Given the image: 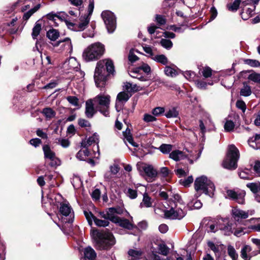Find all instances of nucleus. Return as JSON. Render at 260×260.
Masks as SVG:
<instances>
[{
  "label": "nucleus",
  "mask_w": 260,
  "mask_h": 260,
  "mask_svg": "<svg viewBox=\"0 0 260 260\" xmlns=\"http://www.w3.org/2000/svg\"><path fill=\"white\" fill-rule=\"evenodd\" d=\"M92 235L95 240V246L98 249L108 250L115 244V239L110 233L94 231Z\"/></svg>",
  "instance_id": "f257e3e1"
},
{
  "label": "nucleus",
  "mask_w": 260,
  "mask_h": 260,
  "mask_svg": "<svg viewBox=\"0 0 260 260\" xmlns=\"http://www.w3.org/2000/svg\"><path fill=\"white\" fill-rule=\"evenodd\" d=\"M105 52V46L100 42L89 45L83 51V59L86 62L98 60Z\"/></svg>",
  "instance_id": "f03ea898"
},
{
  "label": "nucleus",
  "mask_w": 260,
  "mask_h": 260,
  "mask_svg": "<svg viewBox=\"0 0 260 260\" xmlns=\"http://www.w3.org/2000/svg\"><path fill=\"white\" fill-rule=\"evenodd\" d=\"M194 189L199 192L205 193L212 197L215 190L213 182L205 176H202L196 179L194 181Z\"/></svg>",
  "instance_id": "7ed1b4c3"
},
{
  "label": "nucleus",
  "mask_w": 260,
  "mask_h": 260,
  "mask_svg": "<svg viewBox=\"0 0 260 260\" xmlns=\"http://www.w3.org/2000/svg\"><path fill=\"white\" fill-rule=\"evenodd\" d=\"M114 66H97L95 69L94 79L98 87H103L106 81L107 76L114 75Z\"/></svg>",
  "instance_id": "20e7f679"
},
{
  "label": "nucleus",
  "mask_w": 260,
  "mask_h": 260,
  "mask_svg": "<svg viewBox=\"0 0 260 260\" xmlns=\"http://www.w3.org/2000/svg\"><path fill=\"white\" fill-rule=\"evenodd\" d=\"M239 158V151L234 145L228 147L226 156L222 162V166L229 170H235L237 168V161Z\"/></svg>",
  "instance_id": "39448f33"
},
{
  "label": "nucleus",
  "mask_w": 260,
  "mask_h": 260,
  "mask_svg": "<svg viewBox=\"0 0 260 260\" xmlns=\"http://www.w3.org/2000/svg\"><path fill=\"white\" fill-rule=\"evenodd\" d=\"M96 109L105 117L109 116V108L111 97L108 94H100L91 99Z\"/></svg>",
  "instance_id": "423d86ee"
},
{
  "label": "nucleus",
  "mask_w": 260,
  "mask_h": 260,
  "mask_svg": "<svg viewBox=\"0 0 260 260\" xmlns=\"http://www.w3.org/2000/svg\"><path fill=\"white\" fill-rule=\"evenodd\" d=\"M189 153L186 154L185 152L175 150L172 151L169 155V157L174 160L177 161L184 159L185 157H188L190 163L192 164L193 160L198 159L200 156L201 152L198 151L196 150H192L189 152Z\"/></svg>",
  "instance_id": "0eeeda50"
},
{
  "label": "nucleus",
  "mask_w": 260,
  "mask_h": 260,
  "mask_svg": "<svg viewBox=\"0 0 260 260\" xmlns=\"http://www.w3.org/2000/svg\"><path fill=\"white\" fill-rule=\"evenodd\" d=\"M138 169L140 175L149 182L154 181L158 175L157 171L151 165L142 163L138 165Z\"/></svg>",
  "instance_id": "6e6552de"
},
{
  "label": "nucleus",
  "mask_w": 260,
  "mask_h": 260,
  "mask_svg": "<svg viewBox=\"0 0 260 260\" xmlns=\"http://www.w3.org/2000/svg\"><path fill=\"white\" fill-rule=\"evenodd\" d=\"M186 211L185 208L180 205L175 204L169 210L165 211V216L170 219H181L186 215Z\"/></svg>",
  "instance_id": "1a4fd4ad"
},
{
  "label": "nucleus",
  "mask_w": 260,
  "mask_h": 260,
  "mask_svg": "<svg viewBox=\"0 0 260 260\" xmlns=\"http://www.w3.org/2000/svg\"><path fill=\"white\" fill-rule=\"evenodd\" d=\"M57 207L60 214L64 217H68V218L64 222L69 223L73 222L74 218V213L69 203L67 200H64L59 203Z\"/></svg>",
  "instance_id": "9d476101"
},
{
  "label": "nucleus",
  "mask_w": 260,
  "mask_h": 260,
  "mask_svg": "<svg viewBox=\"0 0 260 260\" xmlns=\"http://www.w3.org/2000/svg\"><path fill=\"white\" fill-rule=\"evenodd\" d=\"M101 16L108 31L112 33L116 28V18L114 14L111 11H105L102 13Z\"/></svg>",
  "instance_id": "9b49d317"
},
{
  "label": "nucleus",
  "mask_w": 260,
  "mask_h": 260,
  "mask_svg": "<svg viewBox=\"0 0 260 260\" xmlns=\"http://www.w3.org/2000/svg\"><path fill=\"white\" fill-rule=\"evenodd\" d=\"M150 71L149 66H129L128 69L129 75L134 78L143 80L144 73H149Z\"/></svg>",
  "instance_id": "f8f14e48"
},
{
  "label": "nucleus",
  "mask_w": 260,
  "mask_h": 260,
  "mask_svg": "<svg viewBox=\"0 0 260 260\" xmlns=\"http://www.w3.org/2000/svg\"><path fill=\"white\" fill-rule=\"evenodd\" d=\"M53 46L56 48L55 51L58 52L64 51L71 53L73 50L71 40L68 37L55 43Z\"/></svg>",
  "instance_id": "ddd939ff"
},
{
  "label": "nucleus",
  "mask_w": 260,
  "mask_h": 260,
  "mask_svg": "<svg viewBox=\"0 0 260 260\" xmlns=\"http://www.w3.org/2000/svg\"><path fill=\"white\" fill-rule=\"evenodd\" d=\"M43 150L45 158L50 160V165L52 167H56L60 165V160L56 157L55 153L51 150L48 145H45L43 147Z\"/></svg>",
  "instance_id": "4468645a"
},
{
  "label": "nucleus",
  "mask_w": 260,
  "mask_h": 260,
  "mask_svg": "<svg viewBox=\"0 0 260 260\" xmlns=\"http://www.w3.org/2000/svg\"><path fill=\"white\" fill-rule=\"evenodd\" d=\"M226 194L229 198L235 201L240 204H244L245 192L243 190L235 191L233 190H228Z\"/></svg>",
  "instance_id": "2eb2a0df"
},
{
  "label": "nucleus",
  "mask_w": 260,
  "mask_h": 260,
  "mask_svg": "<svg viewBox=\"0 0 260 260\" xmlns=\"http://www.w3.org/2000/svg\"><path fill=\"white\" fill-rule=\"evenodd\" d=\"M124 209L122 207H112L107 209L109 220L115 223L119 218L116 215H121L123 213Z\"/></svg>",
  "instance_id": "dca6fc26"
},
{
  "label": "nucleus",
  "mask_w": 260,
  "mask_h": 260,
  "mask_svg": "<svg viewBox=\"0 0 260 260\" xmlns=\"http://www.w3.org/2000/svg\"><path fill=\"white\" fill-rule=\"evenodd\" d=\"M98 110L94 106L91 99H89L85 103V114L88 118H91Z\"/></svg>",
  "instance_id": "f3484780"
},
{
  "label": "nucleus",
  "mask_w": 260,
  "mask_h": 260,
  "mask_svg": "<svg viewBox=\"0 0 260 260\" xmlns=\"http://www.w3.org/2000/svg\"><path fill=\"white\" fill-rule=\"evenodd\" d=\"M131 95L124 91L120 92L118 94L115 104V108L117 111H119L121 109V104L127 101Z\"/></svg>",
  "instance_id": "a211bd4d"
},
{
  "label": "nucleus",
  "mask_w": 260,
  "mask_h": 260,
  "mask_svg": "<svg viewBox=\"0 0 260 260\" xmlns=\"http://www.w3.org/2000/svg\"><path fill=\"white\" fill-rule=\"evenodd\" d=\"M232 213L233 217L237 221L247 218V213H246V211L242 210L238 207H234L232 209Z\"/></svg>",
  "instance_id": "6ab92c4d"
},
{
  "label": "nucleus",
  "mask_w": 260,
  "mask_h": 260,
  "mask_svg": "<svg viewBox=\"0 0 260 260\" xmlns=\"http://www.w3.org/2000/svg\"><path fill=\"white\" fill-rule=\"evenodd\" d=\"M115 223L118 224L120 226L128 230H131L134 229L136 226L128 219L119 217L117 221H115Z\"/></svg>",
  "instance_id": "aec40b11"
},
{
  "label": "nucleus",
  "mask_w": 260,
  "mask_h": 260,
  "mask_svg": "<svg viewBox=\"0 0 260 260\" xmlns=\"http://www.w3.org/2000/svg\"><path fill=\"white\" fill-rule=\"evenodd\" d=\"M99 136L96 134H94L92 136L88 138L87 140H84L81 142V146L84 148H87L93 143L98 144Z\"/></svg>",
  "instance_id": "412c9836"
},
{
  "label": "nucleus",
  "mask_w": 260,
  "mask_h": 260,
  "mask_svg": "<svg viewBox=\"0 0 260 260\" xmlns=\"http://www.w3.org/2000/svg\"><path fill=\"white\" fill-rule=\"evenodd\" d=\"M84 255L85 260H94L96 257L95 251L89 246L84 249Z\"/></svg>",
  "instance_id": "4be33fe9"
},
{
  "label": "nucleus",
  "mask_w": 260,
  "mask_h": 260,
  "mask_svg": "<svg viewBox=\"0 0 260 260\" xmlns=\"http://www.w3.org/2000/svg\"><path fill=\"white\" fill-rule=\"evenodd\" d=\"M123 136L124 137L123 140L125 142L127 141L133 146L138 147V144L133 140L132 135L131 134V131L128 128H127L126 130L123 132Z\"/></svg>",
  "instance_id": "5701e85b"
},
{
  "label": "nucleus",
  "mask_w": 260,
  "mask_h": 260,
  "mask_svg": "<svg viewBox=\"0 0 260 260\" xmlns=\"http://www.w3.org/2000/svg\"><path fill=\"white\" fill-rule=\"evenodd\" d=\"M248 143L250 147L254 149H260V135L256 134L254 137L250 138Z\"/></svg>",
  "instance_id": "b1692460"
},
{
  "label": "nucleus",
  "mask_w": 260,
  "mask_h": 260,
  "mask_svg": "<svg viewBox=\"0 0 260 260\" xmlns=\"http://www.w3.org/2000/svg\"><path fill=\"white\" fill-rule=\"evenodd\" d=\"M143 252L139 249H131L128 251V255L132 257L131 260H138L142 257Z\"/></svg>",
  "instance_id": "393cba45"
},
{
  "label": "nucleus",
  "mask_w": 260,
  "mask_h": 260,
  "mask_svg": "<svg viewBox=\"0 0 260 260\" xmlns=\"http://www.w3.org/2000/svg\"><path fill=\"white\" fill-rule=\"evenodd\" d=\"M153 201L152 199L148 196L147 193L143 194V197L142 202L140 203V206L141 208H149L152 207Z\"/></svg>",
  "instance_id": "a878e982"
},
{
  "label": "nucleus",
  "mask_w": 260,
  "mask_h": 260,
  "mask_svg": "<svg viewBox=\"0 0 260 260\" xmlns=\"http://www.w3.org/2000/svg\"><path fill=\"white\" fill-rule=\"evenodd\" d=\"M164 71L167 76L171 77H175L180 72V70L176 68V66L175 67H173V66H166Z\"/></svg>",
  "instance_id": "bb28decb"
},
{
  "label": "nucleus",
  "mask_w": 260,
  "mask_h": 260,
  "mask_svg": "<svg viewBox=\"0 0 260 260\" xmlns=\"http://www.w3.org/2000/svg\"><path fill=\"white\" fill-rule=\"evenodd\" d=\"M252 250L251 247L248 245H245L242 248L241 251V256L244 260H250L252 255L249 253Z\"/></svg>",
  "instance_id": "cd10ccee"
},
{
  "label": "nucleus",
  "mask_w": 260,
  "mask_h": 260,
  "mask_svg": "<svg viewBox=\"0 0 260 260\" xmlns=\"http://www.w3.org/2000/svg\"><path fill=\"white\" fill-rule=\"evenodd\" d=\"M61 12H57L55 13L53 12H50L46 15V18L49 20L52 21L55 25L57 24L56 21L57 20H63L62 16H60Z\"/></svg>",
  "instance_id": "c85d7f7f"
},
{
  "label": "nucleus",
  "mask_w": 260,
  "mask_h": 260,
  "mask_svg": "<svg viewBox=\"0 0 260 260\" xmlns=\"http://www.w3.org/2000/svg\"><path fill=\"white\" fill-rule=\"evenodd\" d=\"M239 176L240 178L245 180H250L252 178V175L250 170L244 169L243 170H239Z\"/></svg>",
  "instance_id": "c756f323"
},
{
  "label": "nucleus",
  "mask_w": 260,
  "mask_h": 260,
  "mask_svg": "<svg viewBox=\"0 0 260 260\" xmlns=\"http://www.w3.org/2000/svg\"><path fill=\"white\" fill-rule=\"evenodd\" d=\"M42 113L48 120L54 117L56 115V112L51 108H44Z\"/></svg>",
  "instance_id": "7c9ffc66"
},
{
  "label": "nucleus",
  "mask_w": 260,
  "mask_h": 260,
  "mask_svg": "<svg viewBox=\"0 0 260 260\" xmlns=\"http://www.w3.org/2000/svg\"><path fill=\"white\" fill-rule=\"evenodd\" d=\"M187 206L190 210L198 209L202 207V203L199 200L192 199L188 203Z\"/></svg>",
  "instance_id": "2f4dec72"
},
{
  "label": "nucleus",
  "mask_w": 260,
  "mask_h": 260,
  "mask_svg": "<svg viewBox=\"0 0 260 260\" xmlns=\"http://www.w3.org/2000/svg\"><path fill=\"white\" fill-rule=\"evenodd\" d=\"M123 89L127 92H134L138 90V87L136 84L126 82L124 83Z\"/></svg>",
  "instance_id": "473e14b6"
},
{
  "label": "nucleus",
  "mask_w": 260,
  "mask_h": 260,
  "mask_svg": "<svg viewBox=\"0 0 260 260\" xmlns=\"http://www.w3.org/2000/svg\"><path fill=\"white\" fill-rule=\"evenodd\" d=\"M212 123L210 118L208 117L207 119L206 120H200L199 126L201 131V133L204 135L206 131V126L209 125Z\"/></svg>",
  "instance_id": "72a5a7b5"
},
{
  "label": "nucleus",
  "mask_w": 260,
  "mask_h": 260,
  "mask_svg": "<svg viewBox=\"0 0 260 260\" xmlns=\"http://www.w3.org/2000/svg\"><path fill=\"white\" fill-rule=\"evenodd\" d=\"M59 36L58 31L55 29H51L47 32V37L52 41L56 40Z\"/></svg>",
  "instance_id": "f704fd0d"
},
{
  "label": "nucleus",
  "mask_w": 260,
  "mask_h": 260,
  "mask_svg": "<svg viewBox=\"0 0 260 260\" xmlns=\"http://www.w3.org/2000/svg\"><path fill=\"white\" fill-rule=\"evenodd\" d=\"M251 89L250 86L246 83H243V87L240 90V95L244 96H249L251 94Z\"/></svg>",
  "instance_id": "c9c22d12"
},
{
  "label": "nucleus",
  "mask_w": 260,
  "mask_h": 260,
  "mask_svg": "<svg viewBox=\"0 0 260 260\" xmlns=\"http://www.w3.org/2000/svg\"><path fill=\"white\" fill-rule=\"evenodd\" d=\"M40 4H38L32 9L25 13L23 16V19L25 20H27L34 13H35L40 9Z\"/></svg>",
  "instance_id": "e433bc0d"
},
{
  "label": "nucleus",
  "mask_w": 260,
  "mask_h": 260,
  "mask_svg": "<svg viewBox=\"0 0 260 260\" xmlns=\"http://www.w3.org/2000/svg\"><path fill=\"white\" fill-rule=\"evenodd\" d=\"M173 146L171 144H161L158 149L164 154H168L172 150Z\"/></svg>",
  "instance_id": "4c0bfd02"
},
{
  "label": "nucleus",
  "mask_w": 260,
  "mask_h": 260,
  "mask_svg": "<svg viewBox=\"0 0 260 260\" xmlns=\"http://www.w3.org/2000/svg\"><path fill=\"white\" fill-rule=\"evenodd\" d=\"M178 115V112L176 108L173 107L170 109L166 113L165 116L168 118L177 117Z\"/></svg>",
  "instance_id": "58836bf2"
},
{
  "label": "nucleus",
  "mask_w": 260,
  "mask_h": 260,
  "mask_svg": "<svg viewBox=\"0 0 260 260\" xmlns=\"http://www.w3.org/2000/svg\"><path fill=\"white\" fill-rule=\"evenodd\" d=\"M158 250L160 254L166 256L169 251V248L164 243H160L158 245Z\"/></svg>",
  "instance_id": "ea45409f"
},
{
  "label": "nucleus",
  "mask_w": 260,
  "mask_h": 260,
  "mask_svg": "<svg viewBox=\"0 0 260 260\" xmlns=\"http://www.w3.org/2000/svg\"><path fill=\"white\" fill-rule=\"evenodd\" d=\"M41 30V25L39 23H36L32 29V32L31 34L32 37L34 39H37V37L40 33Z\"/></svg>",
  "instance_id": "a19ab883"
},
{
  "label": "nucleus",
  "mask_w": 260,
  "mask_h": 260,
  "mask_svg": "<svg viewBox=\"0 0 260 260\" xmlns=\"http://www.w3.org/2000/svg\"><path fill=\"white\" fill-rule=\"evenodd\" d=\"M89 22V18L88 16H86V18H84V19L78 25V28L77 30L78 31H82L84 30L87 25L88 24Z\"/></svg>",
  "instance_id": "79ce46f5"
},
{
  "label": "nucleus",
  "mask_w": 260,
  "mask_h": 260,
  "mask_svg": "<svg viewBox=\"0 0 260 260\" xmlns=\"http://www.w3.org/2000/svg\"><path fill=\"white\" fill-rule=\"evenodd\" d=\"M240 3V0H235L232 4H228L227 5V8L230 11H236L239 8Z\"/></svg>",
  "instance_id": "37998d69"
},
{
  "label": "nucleus",
  "mask_w": 260,
  "mask_h": 260,
  "mask_svg": "<svg viewBox=\"0 0 260 260\" xmlns=\"http://www.w3.org/2000/svg\"><path fill=\"white\" fill-rule=\"evenodd\" d=\"M174 199V204H178L179 205L181 206L182 207H183V208H185V204L184 202L182 201L180 196L177 193L176 194H171V196Z\"/></svg>",
  "instance_id": "c03bdc74"
},
{
  "label": "nucleus",
  "mask_w": 260,
  "mask_h": 260,
  "mask_svg": "<svg viewBox=\"0 0 260 260\" xmlns=\"http://www.w3.org/2000/svg\"><path fill=\"white\" fill-rule=\"evenodd\" d=\"M228 253L229 256L233 259V260H236L237 258L238 254L237 253L233 246L231 245L228 246Z\"/></svg>",
  "instance_id": "a18cd8bd"
},
{
  "label": "nucleus",
  "mask_w": 260,
  "mask_h": 260,
  "mask_svg": "<svg viewBox=\"0 0 260 260\" xmlns=\"http://www.w3.org/2000/svg\"><path fill=\"white\" fill-rule=\"evenodd\" d=\"M160 44L164 48L168 50L170 49L173 46L172 42L166 39H162L160 41Z\"/></svg>",
  "instance_id": "49530a36"
},
{
  "label": "nucleus",
  "mask_w": 260,
  "mask_h": 260,
  "mask_svg": "<svg viewBox=\"0 0 260 260\" xmlns=\"http://www.w3.org/2000/svg\"><path fill=\"white\" fill-rule=\"evenodd\" d=\"M217 224L216 222V220L215 221L211 222L209 223L208 225L207 228V232L208 233L209 232L215 233L216 232H217L218 230V228L217 227Z\"/></svg>",
  "instance_id": "de8ad7c7"
},
{
  "label": "nucleus",
  "mask_w": 260,
  "mask_h": 260,
  "mask_svg": "<svg viewBox=\"0 0 260 260\" xmlns=\"http://www.w3.org/2000/svg\"><path fill=\"white\" fill-rule=\"evenodd\" d=\"M93 221L95 224L98 226H107L109 224V222L107 220H102L97 218L96 217H94L93 218Z\"/></svg>",
  "instance_id": "09e8293b"
},
{
  "label": "nucleus",
  "mask_w": 260,
  "mask_h": 260,
  "mask_svg": "<svg viewBox=\"0 0 260 260\" xmlns=\"http://www.w3.org/2000/svg\"><path fill=\"white\" fill-rule=\"evenodd\" d=\"M212 70L209 67H206L201 70L200 74H202L205 78L210 77L212 75Z\"/></svg>",
  "instance_id": "8fccbe9b"
},
{
  "label": "nucleus",
  "mask_w": 260,
  "mask_h": 260,
  "mask_svg": "<svg viewBox=\"0 0 260 260\" xmlns=\"http://www.w3.org/2000/svg\"><path fill=\"white\" fill-rule=\"evenodd\" d=\"M228 220H229L227 218H220L217 219L216 220V222L217 224V227L218 228V230H220L222 231L225 224H227Z\"/></svg>",
  "instance_id": "3c124183"
},
{
  "label": "nucleus",
  "mask_w": 260,
  "mask_h": 260,
  "mask_svg": "<svg viewBox=\"0 0 260 260\" xmlns=\"http://www.w3.org/2000/svg\"><path fill=\"white\" fill-rule=\"evenodd\" d=\"M193 178L192 176L188 177L187 178L182 179L180 180L181 184L185 187H187L193 182Z\"/></svg>",
  "instance_id": "603ef678"
},
{
  "label": "nucleus",
  "mask_w": 260,
  "mask_h": 260,
  "mask_svg": "<svg viewBox=\"0 0 260 260\" xmlns=\"http://www.w3.org/2000/svg\"><path fill=\"white\" fill-rule=\"evenodd\" d=\"M248 79L254 82L260 83V74L252 73L249 75Z\"/></svg>",
  "instance_id": "864d4df0"
},
{
  "label": "nucleus",
  "mask_w": 260,
  "mask_h": 260,
  "mask_svg": "<svg viewBox=\"0 0 260 260\" xmlns=\"http://www.w3.org/2000/svg\"><path fill=\"white\" fill-rule=\"evenodd\" d=\"M89 155V151L87 149L81 150L77 154L76 157L81 160L84 159L85 157L88 156Z\"/></svg>",
  "instance_id": "5fc2aeb1"
},
{
  "label": "nucleus",
  "mask_w": 260,
  "mask_h": 260,
  "mask_svg": "<svg viewBox=\"0 0 260 260\" xmlns=\"http://www.w3.org/2000/svg\"><path fill=\"white\" fill-rule=\"evenodd\" d=\"M154 59L157 62L166 64L168 63V59L164 55H156L154 57Z\"/></svg>",
  "instance_id": "6e6d98bb"
},
{
  "label": "nucleus",
  "mask_w": 260,
  "mask_h": 260,
  "mask_svg": "<svg viewBox=\"0 0 260 260\" xmlns=\"http://www.w3.org/2000/svg\"><path fill=\"white\" fill-rule=\"evenodd\" d=\"M239 63L247 65H260V63L257 60L253 59H241Z\"/></svg>",
  "instance_id": "4d7b16f0"
},
{
  "label": "nucleus",
  "mask_w": 260,
  "mask_h": 260,
  "mask_svg": "<svg viewBox=\"0 0 260 260\" xmlns=\"http://www.w3.org/2000/svg\"><path fill=\"white\" fill-rule=\"evenodd\" d=\"M235 127V124L233 121L231 120H227L224 124V129L226 132L232 131Z\"/></svg>",
  "instance_id": "13d9d810"
},
{
  "label": "nucleus",
  "mask_w": 260,
  "mask_h": 260,
  "mask_svg": "<svg viewBox=\"0 0 260 260\" xmlns=\"http://www.w3.org/2000/svg\"><path fill=\"white\" fill-rule=\"evenodd\" d=\"M170 27V29L172 30L175 32L182 33L184 31L185 28L187 27V26L185 25H181V26H177L176 25H171Z\"/></svg>",
  "instance_id": "bf43d9fd"
},
{
  "label": "nucleus",
  "mask_w": 260,
  "mask_h": 260,
  "mask_svg": "<svg viewBox=\"0 0 260 260\" xmlns=\"http://www.w3.org/2000/svg\"><path fill=\"white\" fill-rule=\"evenodd\" d=\"M208 246L210 249L214 251L215 254L216 258H220V253L219 251L218 247L215 245L213 243L210 242L208 243Z\"/></svg>",
  "instance_id": "052dcab7"
},
{
  "label": "nucleus",
  "mask_w": 260,
  "mask_h": 260,
  "mask_svg": "<svg viewBox=\"0 0 260 260\" xmlns=\"http://www.w3.org/2000/svg\"><path fill=\"white\" fill-rule=\"evenodd\" d=\"M56 143L60 144L62 147L67 148L70 145V141L67 139H56Z\"/></svg>",
  "instance_id": "680f3d73"
},
{
  "label": "nucleus",
  "mask_w": 260,
  "mask_h": 260,
  "mask_svg": "<svg viewBox=\"0 0 260 260\" xmlns=\"http://www.w3.org/2000/svg\"><path fill=\"white\" fill-rule=\"evenodd\" d=\"M165 111L164 107H157L152 110V113L154 116H158L164 113Z\"/></svg>",
  "instance_id": "e2e57ef3"
},
{
  "label": "nucleus",
  "mask_w": 260,
  "mask_h": 260,
  "mask_svg": "<svg viewBox=\"0 0 260 260\" xmlns=\"http://www.w3.org/2000/svg\"><path fill=\"white\" fill-rule=\"evenodd\" d=\"M222 231L225 235H230L233 233L232 228V223H230L228 221L227 224H225Z\"/></svg>",
  "instance_id": "0e129e2a"
},
{
  "label": "nucleus",
  "mask_w": 260,
  "mask_h": 260,
  "mask_svg": "<svg viewBox=\"0 0 260 260\" xmlns=\"http://www.w3.org/2000/svg\"><path fill=\"white\" fill-rule=\"evenodd\" d=\"M67 100L71 104L74 106H78L79 105V100L76 96H69L67 98Z\"/></svg>",
  "instance_id": "69168bd1"
},
{
  "label": "nucleus",
  "mask_w": 260,
  "mask_h": 260,
  "mask_svg": "<svg viewBox=\"0 0 260 260\" xmlns=\"http://www.w3.org/2000/svg\"><path fill=\"white\" fill-rule=\"evenodd\" d=\"M143 120L146 122H153L156 120V118L153 115L145 114L143 117Z\"/></svg>",
  "instance_id": "338daca9"
},
{
  "label": "nucleus",
  "mask_w": 260,
  "mask_h": 260,
  "mask_svg": "<svg viewBox=\"0 0 260 260\" xmlns=\"http://www.w3.org/2000/svg\"><path fill=\"white\" fill-rule=\"evenodd\" d=\"M127 196L132 199H134L137 197V192L136 190L128 188L126 191Z\"/></svg>",
  "instance_id": "774afa93"
}]
</instances>
